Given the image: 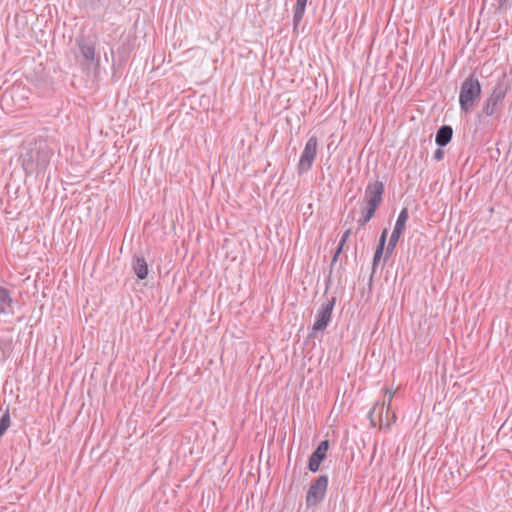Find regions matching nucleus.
<instances>
[{
  "mask_svg": "<svg viewBox=\"0 0 512 512\" xmlns=\"http://www.w3.org/2000/svg\"><path fill=\"white\" fill-rule=\"evenodd\" d=\"M452 136V127L449 125H443L436 132L435 142L440 147L446 146L451 141Z\"/></svg>",
  "mask_w": 512,
  "mask_h": 512,
  "instance_id": "f8f14e48",
  "label": "nucleus"
},
{
  "mask_svg": "<svg viewBox=\"0 0 512 512\" xmlns=\"http://www.w3.org/2000/svg\"><path fill=\"white\" fill-rule=\"evenodd\" d=\"M12 302L10 291L0 286V314L12 313Z\"/></svg>",
  "mask_w": 512,
  "mask_h": 512,
  "instance_id": "ddd939ff",
  "label": "nucleus"
},
{
  "mask_svg": "<svg viewBox=\"0 0 512 512\" xmlns=\"http://www.w3.org/2000/svg\"><path fill=\"white\" fill-rule=\"evenodd\" d=\"M383 251L384 249L381 248V247H376V250H375V253H374V256H373V272L376 270V267L378 265V262L380 261L382 255H383Z\"/></svg>",
  "mask_w": 512,
  "mask_h": 512,
  "instance_id": "a211bd4d",
  "label": "nucleus"
},
{
  "mask_svg": "<svg viewBox=\"0 0 512 512\" xmlns=\"http://www.w3.org/2000/svg\"><path fill=\"white\" fill-rule=\"evenodd\" d=\"M307 1L308 0H296V5H295V8H294V15H293V26H294V29L297 28V26L301 23V21L303 19V16H304V13H305V9H306V5H307Z\"/></svg>",
  "mask_w": 512,
  "mask_h": 512,
  "instance_id": "2eb2a0df",
  "label": "nucleus"
},
{
  "mask_svg": "<svg viewBox=\"0 0 512 512\" xmlns=\"http://www.w3.org/2000/svg\"><path fill=\"white\" fill-rule=\"evenodd\" d=\"M342 250H343V247L338 245V248L335 251V254H334L333 258H332V264H334L337 261V259H338L339 255H340V253L342 252Z\"/></svg>",
  "mask_w": 512,
  "mask_h": 512,
  "instance_id": "4be33fe9",
  "label": "nucleus"
},
{
  "mask_svg": "<svg viewBox=\"0 0 512 512\" xmlns=\"http://www.w3.org/2000/svg\"><path fill=\"white\" fill-rule=\"evenodd\" d=\"M11 419L9 410L7 409L5 413L0 418V438L4 435L7 429L10 427Z\"/></svg>",
  "mask_w": 512,
  "mask_h": 512,
  "instance_id": "f3484780",
  "label": "nucleus"
},
{
  "mask_svg": "<svg viewBox=\"0 0 512 512\" xmlns=\"http://www.w3.org/2000/svg\"><path fill=\"white\" fill-rule=\"evenodd\" d=\"M318 152V139L316 136H311L301 153L300 159L297 164V171L299 174L308 172L316 159Z\"/></svg>",
  "mask_w": 512,
  "mask_h": 512,
  "instance_id": "20e7f679",
  "label": "nucleus"
},
{
  "mask_svg": "<svg viewBox=\"0 0 512 512\" xmlns=\"http://www.w3.org/2000/svg\"><path fill=\"white\" fill-rule=\"evenodd\" d=\"M80 54L85 60L86 64H92L95 61V43L81 38L77 40Z\"/></svg>",
  "mask_w": 512,
  "mask_h": 512,
  "instance_id": "9d476101",
  "label": "nucleus"
},
{
  "mask_svg": "<svg viewBox=\"0 0 512 512\" xmlns=\"http://www.w3.org/2000/svg\"><path fill=\"white\" fill-rule=\"evenodd\" d=\"M504 94L502 92L494 91L493 94L488 97L485 105L483 106V113L487 116H492L495 111L498 103L503 99Z\"/></svg>",
  "mask_w": 512,
  "mask_h": 512,
  "instance_id": "9b49d317",
  "label": "nucleus"
},
{
  "mask_svg": "<svg viewBox=\"0 0 512 512\" xmlns=\"http://www.w3.org/2000/svg\"><path fill=\"white\" fill-rule=\"evenodd\" d=\"M481 84L478 78L471 74L461 84L459 93L460 109L468 113L473 109L474 103L480 98Z\"/></svg>",
  "mask_w": 512,
  "mask_h": 512,
  "instance_id": "7ed1b4c3",
  "label": "nucleus"
},
{
  "mask_svg": "<svg viewBox=\"0 0 512 512\" xmlns=\"http://www.w3.org/2000/svg\"><path fill=\"white\" fill-rule=\"evenodd\" d=\"M444 157V151L440 148L436 149L433 155V158L436 161H440Z\"/></svg>",
  "mask_w": 512,
  "mask_h": 512,
  "instance_id": "412c9836",
  "label": "nucleus"
},
{
  "mask_svg": "<svg viewBox=\"0 0 512 512\" xmlns=\"http://www.w3.org/2000/svg\"><path fill=\"white\" fill-rule=\"evenodd\" d=\"M328 476L321 475L311 483L306 494L307 508L317 506L324 499L328 487Z\"/></svg>",
  "mask_w": 512,
  "mask_h": 512,
  "instance_id": "39448f33",
  "label": "nucleus"
},
{
  "mask_svg": "<svg viewBox=\"0 0 512 512\" xmlns=\"http://www.w3.org/2000/svg\"><path fill=\"white\" fill-rule=\"evenodd\" d=\"M384 183L380 180L368 183L365 189L367 207L377 209L383 199Z\"/></svg>",
  "mask_w": 512,
  "mask_h": 512,
  "instance_id": "0eeeda50",
  "label": "nucleus"
},
{
  "mask_svg": "<svg viewBox=\"0 0 512 512\" xmlns=\"http://www.w3.org/2000/svg\"><path fill=\"white\" fill-rule=\"evenodd\" d=\"M335 301L336 300L333 297L321 305L313 324L314 331H323L328 326L331 321Z\"/></svg>",
  "mask_w": 512,
  "mask_h": 512,
  "instance_id": "6e6552de",
  "label": "nucleus"
},
{
  "mask_svg": "<svg viewBox=\"0 0 512 512\" xmlns=\"http://www.w3.org/2000/svg\"><path fill=\"white\" fill-rule=\"evenodd\" d=\"M133 270L138 279L144 280L148 275V265L144 257L136 256L133 260Z\"/></svg>",
  "mask_w": 512,
  "mask_h": 512,
  "instance_id": "4468645a",
  "label": "nucleus"
},
{
  "mask_svg": "<svg viewBox=\"0 0 512 512\" xmlns=\"http://www.w3.org/2000/svg\"><path fill=\"white\" fill-rule=\"evenodd\" d=\"M386 238H387V229H384L381 233V236H380V239H379V243H378V247H381V248H385V243H386Z\"/></svg>",
  "mask_w": 512,
  "mask_h": 512,
  "instance_id": "aec40b11",
  "label": "nucleus"
},
{
  "mask_svg": "<svg viewBox=\"0 0 512 512\" xmlns=\"http://www.w3.org/2000/svg\"><path fill=\"white\" fill-rule=\"evenodd\" d=\"M351 233V228H348L341 236V239L339 241V245L344 247V245L346 244L348 238H349V235Z\"/></svg>",
  "mask_w": 512,
  "mask_h": 512,
  "instance_id": "6ab92c4d",
  "label": "nucleus"
},
{
  "mask_svg": "<svg viewBox=\"0 0 512 512\" xmlns=\"http://www.w3.org/2000/svg\"><path fill=\"white\" fill-rule=\"evenodd\" d=\"M385 393H388L387 399H383L381 403H375L368 413L371 425L374 427L379 424L380 428L383 426L389 428L396 421L395 413L390 414L391 402L395 392L385 388Z\"/></svg>",
  "mask_w": 512,
  "mask_h": 512,
  "instance_id": "f03ea898",
  "label": "nucleus"
},
{
  "mask_svg": "<svg viewBox=\"0 0 512 512\" xmlns=\"http://www.w3.org/2000/svg\"><path fill=\"white\" fill-rule=\"evenodd\" d=\"M408 209L407 208H403L399 215H398V218L396 220V223H395V226L393 228V231L391 233V236H390V239H389V242H388V245L386 247V256L385 258H388L394 251V249L396 248L397 246V243L403 233V231L405 230V227H406V222L408 220Z\"/></svg>",
  "mask_w": 512,
  "mask_h": 512,
  "instance_id": "423d86ee",
  "label": "nucleus"
},
{
  "mask_svg": "<svg viewBox=\"0 0 512 512\" xmlns=\"http://www.w3.org/2000/svg\"><path fill=\"white\" fill-rule=\"evenodd\" d=\"M328 448L329 441L324 440L320 442L316 450L311 454L308 461V469L311 472H317L319 470L320 463L326 458Z\"/></svg>",
  "mask_w": 512,
  "mask_h": 512,
  "instance_id": "1a4fd4ad",
  "label": "nucleus"
},
{
  "mask_svg": "<svg viewBox=\"0 0 512 512\" xmlns=\"http://www.w3.org/2000/svg\"><path fill=\"white\" fill-rule=\"evenodd\" d=\"M375 212L376 209L366 206L361 211V217L358 219V224L360 226H365L373 218Z\"/></svg>",
  "mask_w": 512,
  "mask_h": 512,
  "instance_id": "dca6fc26",
  "label": "nucleus"
},
{
  "mask_svg": "<svg viewBox=\"0 0 512 512\" xmlns=\"http://www.w3.org/2000/svg\"><path fill=\"white\" fill-rule=\"evenodd\" d=\"M53 150L45 141H39L22 156V166L27 174L44 173L49 166Z\"/></svg>",
  "mask_w": 512,
  "mask_h": 512,
  "instance_id": "f257e3e1",
  "label": "nucleus"
}]
</instances>
